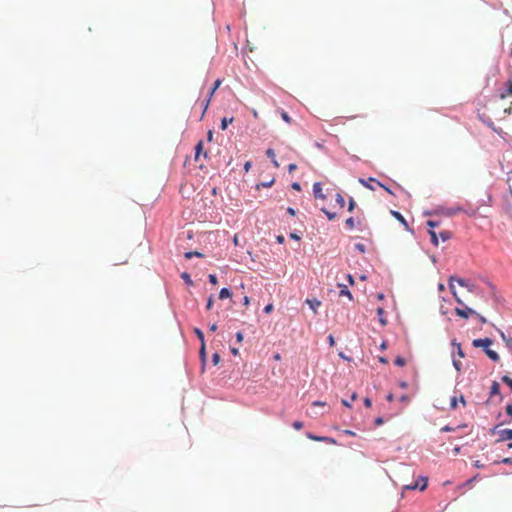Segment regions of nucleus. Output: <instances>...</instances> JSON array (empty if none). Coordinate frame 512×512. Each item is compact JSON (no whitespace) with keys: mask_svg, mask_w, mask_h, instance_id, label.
<instances>
[{"mask_svg":"<svg viewBox=\"0 0 512 512\" xmlns=\"http://www.w3.org/2000/svg\"><path fill=\"white\" fill-rule=\"evenodd\" d=\"M456 281L460 286L462 287H466L468 288L469 291H472V285H469L464 279L462 278H457L455 276H451L450 277V280H449V287H450V290L453 294V296L455 297V300L458 304H463V301L457 296V293L455 291V286L453 284V282Z\"/></svg>","mask_w":512,"mask_h":512,"instance_id":"obj_1","label":"nucleus"},{"mask_svg":"<svg viewBox=\"0 0 512 512\" xmlns=\"http://www.w3.org/2000/svg\"><path fill=\"white\" fill-rule=\"evenodd\" d=\"M451 344L453 347L456 348V354L459 358L457 359L455 356H453V366L457 371H461L462 363L460 359L465 357L464 351L462 350L461 344L458 343L456 340H453Z\"/></svg>","mask_w":512,"mask_h":512,"instance_id":"obj_2","label":"nucleus"},{"mask_svg":"<svg viewBox=\"0 0 512 512\" xmlns=\"http://www.w3.org/2000/svg\"><path fill=\"white\" fill-rule=\"evenodd\" d=\"M462 307L455 308V313L464 319H468L470 316L475 315L476 311L466 306L464 303L460 304Z\"/></svg>","mask_w":512,"mask_h":512,"instance_id":"obj_3","label":"nucleus"},{"mask_svg":"<svg viewBox=\"0 0 512 512\" xmlns=\"http://www.w3.org/2000/svg\"><path fill=\"white\" fill-rule=\"evenodd\" d=\"M493 344V341L490 338H479L474 339L472 345L476 348H483L484 350L490 347Z\"/></svg>","mask_w":512,"mask_h":512,"instance_id":"obj_4","label":"nucleus"},{"mask_svg":"<svg viewBox=\"0 0 512 512\" xmlns=\"http://www.w3.org/2000/svg\"><path fill=\"white\" fill-rule=\"evenodd\" d=\"M427 225L431 228L428 232H429V235L431 237V242L437 246L438 245V236L436 234V232L434 231V228L437 227L439 224L438 222H435V221H432V220H429L427 221Z\"/></svg>","mask_w":512,"mask_h":512,"instance_id":"obj_5","label":"nucleus"},{"mask_svg":"<svg viewBox=\"0 0 512 512\" xmlns=\"http://www.w3.org/2000/svg\"><path fill=\"white\" fill-rule=\"evenodd\" d=\"M307 437L313 441L324 442L327 444H336V440L327 436H316L311 433H307Z\"/></svg>","mask_w":512,"mask_h":512,"instance_id":"obj_6","label":"nucleus"},{"mask_svg":"<svg viewBox=\"0 0 512 512\" xmlns=\"http://www.w3.org/2000/svg\"><path fill=\"white\" fill-rule=\"evenodd\" d=\"M221 83H222V80H220V79H217V80L214 82V85H213V87H212L211 91L209 92V97H208V99H207V101H206V103H205V105H204L203 113H205V112H206V110H207V108H208V106H209V103H210L211 98L213 97V95H214L215 91L220 87ZM203 115H204V114H202V116H203Z\"/></svg>","mask_w":512,"mask_h":512,"instance_id":"obj_7","label":"nucleus"},{"mask_svg":"<svg viewBox=\"0 0 512 512\" xmlns=\"http://www.w3.org/2000/svg\"><path fill=\"white\" fill-rule=\"evenodd\" d=\"M313 194L316 199H326V195L322 191V185L319 182L314 183Z\"/></svg>","mask_w":512,"mask_h":512,"instance_id":"obj_8","label":"nucleus"},{"mask_svg":"<svg viewBox=\"0 0 512 512\" xmlns=\"http://www.w3.org/2000/svg\"><path fill=\"white\" fill-rule=\"evenodd\" d=\"M500 98L502 100L508 99L510 104H512V79L507 82V89L500 94Z\"/></svg>","mask_w":512,"mask_h":512,"instance_id":"obj_9","label":"nucleus"},{"mask_svg":"<svg viewBox=\"0 0 512 512\" xmlns=\"http://www.w3.org/2000/svg\"><path fill=\"white\" fill-rule=\"evenodd\" d=\"M498 441L512 440V429H502L498 431Z\"/></svg>","mask_w":512,"mask_h":512,"instance_id":"obj_10","label":"nucleus"},{"mask_svg":"<svg viewBox=\"0 0 512 512\" xmlns=\"http://www.w3.org/2000/svg\"><path fill=\"white\" fill-rule=\"evenodd\" d=\"M463 211H465V210L461 206L456 205V206L446 208L443 213H444V215L451 217V216H454L457 213L463 212Z\"/></svg>","mask_w":512,"mask_h":512,"instance_id":"obj_11","label":"nucleus"},{"mask_svg":"<svg viewBox=\"0 0 512 512\" xmlns=\"http://www.w3.org/2000/svg\"><path fill=\"white\" fill-rule=\"evenodd\" d=\"M459 402L463 406H466V400H465L463 395H460L459 398H457L456 396L451 397V399H450V407H451V409H455L457 407V404H459Z\"/></svg>","mask_w":512,"mask_h":512,"instance_id":"obj_12","label":"nucleus"},{"mask_svg":"<svg viewBox=\"0 0 512 512\" xmlns=\"http://www.w3.org/2000/svg\"><path fill=\"white\" fill-rule=\"evenodd\" d=\"M306 304L313 310V312L316 314L317 313V310L318 308L321 306V302L316 299V298H313V299H306Z\"/></svg>","mask_w":512,"mask_h":512,"instance_id":"obj_13","label":"nucleus"},{"mask_svg":"<svg viewBox=\"0 0 512 512\" xmlns=\"http://www.w3.org/2000/svg\"><path fill=\"white\" fill-rule=\"evenodd\" d=\"M359 182L366 188L370 189V190H375V187L372 186V183H375L378 182L376 179L374 178H368L367 180L363 179V178H360L359 179Z\"/></svg>","mask_w":512,"mask_h":512,"instance_id":"obj_14","label":"nucleus"},{"mask_svg":"<svg viewBox=\"0 0 512 512\" xmlns=\"http://www.w3.org/2000/svg\"><path fill=\"white\" fill-rule=\"evenodd\" d=\"M485 354L492 360V361H499V355L496 351L491 350L489 347L485 349Z\"/></svg>","mask_w":512,"mask_h":512,"instance_id":"obj_15","label":"nucleus"},{"mask_svg":"<svg viewBox=\"0 0 512 512\" xmlns=\"http://www.w3.org/2000/svg\"><path fill=\"white\" fill-rule=\"evenodd\" d=\"M421 481H422V485L419 486V483L416 482L414 485L410 486V485H407L406 488L407 489H416L419 487L420 490H424L426 487H427V478H421Z\"/></svg>","mask_w":512,"mask_h":512,"instance_id":"obj_16","label":"nucleus"},{"mask_svg":"<svg viewBox=\"0 0 512 512\" xmlns=\"http://www.w3.org/2000/svg\"><path fill=\"white\" fill-rule=\"evenodd\" d=\"M339 287L341 288L340 296H347L349 300H353V296L346 285L339 284Z\"/></svg>","mask_w":512,"mask_h":512,"instance_id":"obj_17","label":"nucleus"},{"mask_svg":"<svg viewBox=\"0 0 512 512\" xmlns=\"http://www.w3.org/2000/svg\"><path fill=\"white\" fill-rule=\"evenodd\" d=\"M231 295H232V294H231V291H230L228 288H222V289L220 290V293H219V298H220L221 300H223V299H226V298H230V297H231Z\"/></svg>","mask_w":512,"mask_h":512,"instance_id":"obj_18","label":"nucleus"},{"mask_svg":"<svg viewBox=\"0 0 512 512\" xmlns=\"http://www.w3.org/2000/svg\"><path fill=\"white\" fill-rule=\"evenodd\" d=\"M377 315L379 316L380 323L385 326L387 324V320L384 318V309L382 307L377 308Z\"/></svg>","mask_w":512,"mask_h":512,"instance_id":"obj_19","label":"nucleus"},{"mask_svg":"<svg viewBox=\"0 0 512 512\" xmlns=\"http://www.w3.org/2000/svg\"><path fill=\"white\" fill-rule=\"evenodd\" d=\"M392 215L399 221L401 222L405 227H408V224L405 220V218L402 216L401 213L397 212V211H392Z\"/></svg>","mask_w":512,"mask_h":512,"instance_id":"obj_20","label":"nucleus"},{"mask_svg":"<svg viewBox=\"0 0 512 512\" xmlns=\"http://www.w3.org/2000/svg\"><path fill=\"white\" fill-rule=\"evenodd\" d=\"M202 150H203V141L200 140L195 147V160H198L200 154L202 153Z\"/></svg>","mask_w":512,"mask_h":512,"instance_id":"obj_21","label":"nucleus"},{"mask_svg":"<svg viewBox=\"0 0 512 512\" xmlns=\"http://www.w3.org/2000/svg\"><path fill=\"white\" fill-rule=\"evenodd\" d=\"M233 120H234L233 117H231V118H227V117L222 118V120H221V129L222 130L227 129L228 125L231 124L233 122Z\"/></svg>","mask_w":512,"mask_h":512,"instance_id":"obj_22","label":"nucleus"},{"mask_svg":"<svg viewBox=\"0 0 512 512\" xmlns=\"http://www.w3.org/2000/svg\"><path fill=\"white\" fill-rule=\"evenodd\" d=\"M266 155H267V156L272 160V162H273V164H274V166H275V167H278V166H279V164H278L277 160L275 159V152H274V150H273V149H268V150L266 151Z\"/></svg>","mask_w":512,"mask_h":512,"instance_id":"obj_23","label":"nucleus"},{"mask_svg":"<svg viewBox=\"0 0 512 512\" xmlns=\"http://www.w3.org/2000/svg\"><path fill=\"white\" fill-rule=\"evenodd\" d=\"M439 236L443 242L449 240L452 237V233L448 230H444L439 233Z\"/></svg>","mask_w":512,"mask_h":512,"instance_id":"obj_24","label":"nucleus"},{"mask_svg":"<svg viewBox=\"0 0 512 512\" xmlns=\"http://www.w3.org/2000/svg\"><path fill=\"white\" fill-rule=\"evenodd\" d=\"M499 391H500L499 384L496 381H494L490 388V394L497 395V394H499Z\"/></svg>","mask_w":512,"mask_h":512,"instance_id":"obj_25","label":"nucleus"},{"mask_svg":"<svg viewBox=\"0 0 512 512\" xmlns=\"http://www.w3.org/2000/svg\"><path fill=\"white\" fill-rule=\"evenodd\" d=\"M335 201L339 205L340 208H343L345 206V199L340 193L336 194Z\"/></svg>","mask_w":512,"mask_h":512,"instance_id":"obj_26","label":"nucleus"},{"mask_svg":"<svg viewBox=\"0 0 512 512\" xmlns=\"http://www.w3.org/2000/svg\"><path fill=\"white\" fill-rule=\"evenodd\" d=\"M199 354H200L201 361H202V363L204 365L205 361H206L205 343L201 344V348H200Z\"/></svg>","mask_w":512,"mask_h":512,"instance_id":"obj_27","label":"nucleus"},{"mask_svg":"<svg viewBox=\"0 0 512 512\" xmlns=\"http://www.w3.org/2000/svg\"><path fill=\"white\" fill-rule=\"evenodd\" d=\"M203 257V254L198 252V251H194V252H186L185 253V258L186 259H191L192 257Z\"/></svg>","mask_w":512,"mask_h":512,"instance_id":"obj_28","label":"nucleus"},{"mask_svg":"<svg viewBox=\"0 0 512 512\" xmlns=\"http://www.w3.org/2000/svg\"><path fill=\"white\" fill-rule=\"evenodd\" d=\"M345 224L347 228L354 229L355 228V220L353 217H349L346 219Z\"/></svg>","mask_w":512,"mask_h":512,"instance_id":"obj_29","label":"nucleus"},{"mask_svg":"<svg viewBox=\"0 0 512 512\" xmlns=\"http://www.w3.org/2000/svg\"><path fill=\"white\" fill-rule=\"evenodd\" d=\"M194 333L196 334L198 339L201 341V344L205 343V341H204V334H203V332L199 328H195L194 329Z\"/></svg>","mask_w":512,"mask_h":512,"instance_id":"obj_30","label":"nucleus"},{"mask_svg":"<svg viewBox=\"0 0 512 512\" xmlns=\"http://www.w3.org/2000/svg\"><path fill=\"white\" fill-rule=\"evenodd\" d=\"M321 210H322V212H324V213H325V215L327 216V218H328L329 220H333V219H335V218H336V216H337V215H336V213L330 212V211L326 210L325 208H322Z\"/></svg>","mask_w":512,"mask_h":512,"instance_id":"obj_31","label":"nucleus"},{"mask_svg":"<svg viewBox=\"0 0 512 512\" xmlns=\"http://www.w3.org/2000/svg\"><path fill=\"white\" fill-rule=\"evenodd\" d=\"M181 277H182V279H183L187 284H189V285H192V284H193V282H192V280H191V277H190V275H189L187 272L182 273Z\"/></svg>","mask_w":512,"mask_h":512,"instance_id":"obj_32","label":"nucleus"},{"mask_svg":"<svg viewBox=\"0 0 512 512\" xmlns=\"http://www.w3.org/2000/svg\"><path fill=\"white\" fill-rule=\"evenodd\" d=\"M501 336L506 342L507 347L512 351V338H506L503 332H501Z\"/></svg>","mask_w":512,"mask_h":512,"instance_id":"obj_33","label":"nucleus"},{"mask_svg":"<svg viewBox=\"0 0 512 512\" xmlns=\"http://www.w3.org/2000/svg\"><path fill=\"white\" fill-rule=\"evenodd\" d=\"M394 362L397 366H404L406 364V360L400 356H398Z\"/></svg>","mask_w":512,"mask_h":512,"instance_id":"obj_34","label":"nucleus"},{"mask_svg":"<svg viewBox=\"0 0 512 512\" xmlns=\"http://www.w3.org/2000/svg\"><path fill=\"white\" fill-rule=\"evenodd\" d=\"M281 118H282L286 123H291V117L288 115V113H287V112L282 111V112H281Z\"/></svg>","mask_w":512,"mask_h":512,"instance_id":"obj_35","label":"nucleus"},{"mask_svg":"<svg viewBox=\"0 0 512 512\" xmlns=\"http://www.w3.org/2000/svg\"><path fill=\"white\" fill-rule=\"evenodd\" d=\"M213 304H214V298L213 296L211 295L208 300H207V304H206V308L207 310H211L212 307H213Z\"/></svg>","mask_w":512,"mask_h":512,"instance_id":"obj_36","label":"nucleus"},{"mask_svg":"<svg viewBox=\"0 0 512 512\" xmlns=\"http://www.w3.org/2000/svg\"><path fill=\"white\" fill-rule=\"evenodd\" d=\"M502 381L507 384L511 390H512V378L508 377V376H503L502 377Z\"/></svg>","mask_w":512,"mask_h":512,"instance_id":"obj_37","label":"nucleus"},{"mask_svg":"<svg viewBox=\"0 0 512 512\" xmlns=\"http://www.w3.org/2000/svg\"><path fill=\"white\" fill-rule=\"evenodd\" d=\"M292 426L296 430H301L303 428V423L301 421H295Z\"/></svg>","mask_w":512,"mask_h":512,"instance_id":"obj_38","label":"nucleus"},{"mask_svg":"<svg viewBox=\"0 0 512 512\" xmlns=\"http://www.w3.org/2000/svg\"><path fill=\"white\" fill-rule=\"evenodd\" d=\"M212 362L214 365H217L220 362V355L218 353L213 354Z\"/></svg>","mask_w":512,"mask_h":512,"instance_id":"obj_39","label":"nucleus"},{"mask_svg":"<svg viewBox=\"0 0 512 512\" xmlns=\"http://www.w3.org/2000/svg\"><path fill=\"white\" fill-rule=\"evenodd\" d=\"M457 428H454V427H451L449 425H446L444 427L441 428V431L442 432H453V431H456Z\"/></svg>","mask_w":512,"mask_h":512,"instance_id":"obj_40","label":"nucleus"},{"mask_svg":"<svg viewBox=\"0 0 512 512\" xmlns=\"http://www.w3.org/2000/svg\"><path fill=\"white\" fill-rule=\"evenodd\" d=\"M208 279H209V282H210L211 284H213V285H216V284H217V282H218V281H217V277H216V275H214V274H210V275L208 276Z\"/></svg>","mask_w":512,"mask_h":512,"instance_id":"obj_41","label":"nucleus"},{"mask_svg":"<svg viewBox=\"0 0 512 512\" xmlns=\"http://www.w3.org/2000/svg\"><path fill=\"white\" fill-rule=\"evenodd\" d=\"M355 205H356V203H355L354 199H353V198H350V199H349V206H348V210H349L350 212H352V211L354 210V208H355Z\"/></svg>","mask_w":512,"mask_h":512,"instance_id":"obj_42","label":"nucleus"},{"mask_svg":"<svg viewBox=\"0 0 512 512\" xmlns=\"http://www.w3.org/2000/svg\"><path fill=\"white\" fill-rule=\"evenodd\" d=\"M355 248H356L358 251L362 252V253H364V252H365V250H366L365 245H364V244H362V243H357V244L355 245Z\"/></svg>","mask_w":512,"mask_h":512,"instance_id":"obj_43","label":"nucleus"},{"mask_svg":"<svg viewBox=\"0 0 512 512\" xmlns=\"http://www.w3.org/2000/svg\"><path fill=\"white\" fill-rule=\"evenodd\" d=\"M506 413L512 417V403L508 404L505 408Z\"/></svg>","mask_w":512,"mask_h":512,"instance_id":"obj_44","label":"nucleus"},{"mask_svg":"<svg viewBox=\"0 0 512 512\" xmlns=\"http://www.w3.org/2000/svg\"><path fill=\"white\" fill-rule=\"evenodd\" d=\"M475 315L478 317L479 321H480L482 324L487 323V319H486L484 316H482V315L478 314L477 312H476V314H475Z\"/></svg>","mask_w":512,"mask_h":512,"instance_id":"obj_45","label":"nucleus"},{"mask_svg":"<svg viewBox=\"0 0 512 512\" xmlns=\"http://www.w3.org/2000/svg\"><path fill=\"white\" fill-rule=\"evenodd\" d=\"M272 310H273V305L272 304H268L264 308V312L267 313V314L272 312Z\"/></svg>","mask_w":512,"mask_h":512,"instance_id":"obj_46","label":"nucleus"},{"mask_svg":"<svg viewBox=\"0 0 512 512\" xmlns=\"http://www.w3.org/2000/svg\"><path fill=\"white\" fill-rule=\"evenodd\" d=\"M236 339H237V342H242L243 341V334L242 332H237L236 333Z\"/></svg>","mask_w":512,"mask_h":512,"instance_id":"obj_47","label":"nucleus"},{"mask_svg":"<svg viewBox=\"0 0 512 512\" xmlns=\"http://www.w3.org/2000/svg\"><path fill=\"white\" fill-rule=\"evenodd\" d=\"M376 185L379 186V187H382L384 190H386L388 193H392L391 190L386 187L385 185H383L382 183H380L379 181L376 182Z\"/></svg>","mask_w":512,"mask_h":512,"instance_id":"obj_48","label":"nucleus"},{"mask_svg":"<svg viewBox=\"0 0 512 512\" xmlns=\"http://www.w3.org/2000/svg\"><path fill=\"white\" fill-rule=\"evenodd\" d=\"M328 342H329V345L331 347L335 345V340H334V337L332 335L328 336Z\"/></svg>","mask_w":512,"mask_h":512,"instance_id":"obj_49","label":"nucleus"},{"mask_svg":"<svg viewBox=\"0 0 512 512\" xmlns=\"http://www.w3.org/2000/svg\"><path fill=\"white\" fill-rule=\"evenodd\" d=\"M347 280L350 285H354V278L351 274L347 275Z\"/></svg>","mask_w":512,"mask_h":512,"instance_id":"obj_50","label":"nucleus"},{"mask_svg":"<svg viewBox=\"0 0 512 512\" xmlns=\"http://www.w3.org/2000/svg\"><path fill=\"white\" fill-rule=\"evenodd\" d=\"M364 404H365L366 407L369 408V407H371L372 402H371V400L369 398H365L364 399Z\"/></svg>","mask_w":512,"mask_h":512,"instance_id":"obj_51","label":"nucleus"},{"mask_svg":"<svg viewBox=\"0 0 512 512\" xmlns=\"http://www.w3.org/2000/svg\"><path fill=\"white\" fill-rule=\"evenodd\" d=\"M297 168V165L296 164H289L288 166V170L289 172H293L295 169Z\"/></svg>","mask_w":512,"mask_h":512,"instance_id":"obj_52","label":"nucleus"},{"mask_svg":"<svg viewBox=\"0 0 512 512\" xmlns=\"http://www.w3.org/2000/svg\"><path fill=\"white\" fill-rule=\"evenodd\" d=\"M250 303V299L248 296H244L243 298V305L248 306Z\"/></svg>","mask_w":512,"mask_h":512,"instance_id":"obj_53","label":"nucleus"},{"mask_svg":"<svg viewBox=\"0 0 512 512\" xmlns=\"http://www.w3.org/2000/svg\"><path fill=\"white\" fill-rule=\"evenodd\" d=\"M474 466H475L476 468H483V464H482L479 460H476V461L474 462Z\"/></svg>","mask_w":512,"mask_h":512,"instance_id":"obj_54","label":"nucleus"},{"mask_svg":"<svg viewBox=\"0 0 512 512\" xmlns=\"http://www.w3.org/2000/svg\"><path fill=\"white\" fill-rule=\"evenodd\" d=\"M250 168H251V163H250V162H246V163L244 164V169H245V171H246V172H248V171L250 170Z\"/></svg>","mask_w":512,"mask_h":512,"instance_id":"obj_55","label":"nucleus"},{"mask_svg":"<svg viewBox=\"0 0 512 512\" xmlns=\"http://www.w3.org/2000/svg\"><path fill=\"white\" fill-rule=\"evenodd\" d=\"M209 330H210L211 332H215V331L217 330V325H216L215 323H214V324H212V325H210Z\"/></svg>","mask_w":512,"mask_h":512,"instance_id":"obj_56","label":"nucleus"},{"mask_svg":"<svg viewBox=\"0 0 512 512\" xmlns=\"http://www.w3.org/2000/svg\"><path fill=\"white\" fill-rule=\"evenodd\" d=\"M313 405H314V406H324V405H325V402H321V401H314V402H313Z\"/></svg>","mask_w":512,"mask_h":512,"instance_id":"obj_57","label":"nucleus"},{"mask_svg":"<svg viewBox=\"0 0 512 512\" xmlns=\"http://www.w3.org/2000/svg\"><path fill=\"white\" fill-rule=\"evenodd\" d=\"M207 137H208L209 141H212V139H213V132L211 130L208 131Z\"/></svg>","mask_w":512,"mask_h":512,"instance_id":"obj_58","label":"nucleus"},{"mask_svg":"<svg viewBox=\"0 0 512 512\" xmlns=\"http://www.w3.org/2000/svg\"><path fill=\"white\" fill-rule=\"evenodd\" d=\"M292 188L295 190H300V184L295 182L292 184Z\"/></svg>","mask_w":512,"mask_h":512,"instance_id":"obj_59","label":"nucleus"},{"mask_svg":"<svg viewBox=\"0 0 512 512\" xmlns=\"http://www.w3.org/2000/svg\"><path fill=\"white\" fill-rule=\"evenodd\" d=\"M342 404H343L344 406H346V407H351L350 402H349V401H347V400H345V399H343V400H342Z\"/></svg>","mask_w":512,"mask_h":512,"instance_id":"obj_60","label":"nucleus"},{"mask_svg":"<svg viewBox=\"0 0 512 512\" xmlns=\"http://www.w3.org/2000/svg\"><path fill=\"white\" fill-rule=\"evenodd\" d=\"M344 433L347 435H350V436H355V432H353L351 430H345Z\"/></svg>","mask_w":512,"mask_h":512,"instance_id":"obj_61","label":"nucleus"},{"mask_svg":"<svg viewBox=\"0 0 512 512\" xmlns=\"http://www.w3.org/2000/svg\"><path fill=\"white\" fill-rule=\"evenodd\" d=\"M287 212H288L289 214H291V215H295V210H294L293 208H291V207H289V208L287 209Z\"/></svg>","mask_w":512,"mask_h":512,"instance_id":"obj_62","label":"nucleus"},{"mask_svg":"<svg viewBox=\"0 0 512 512\" xmlns=\"http://www.w3.org/2000/svg\"><path fill=\"white\" fill-rule=\"evenodd\" d=\"M375 423H376V425H381V424L383 423L382 418H377V419L375 420Z\"/></svg>","mask_w":512,"mask_h":512,"instance_id":"obj_63","label":"nucleus"},{"mask_svg":"<svg viewBox=\"0 0 512 512\" xmlns=\"http://www.w3.org/2000/svg\"><path fill=\"white\" fill-rule=\"evenodd\" d=\"M469 216H474L476 214V210L465 211Z\"/></svg>","mask_w":512,"mask_h":512,"instance_id":"obj_64","label":"nucleus"}]
</instances>
